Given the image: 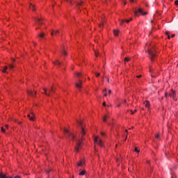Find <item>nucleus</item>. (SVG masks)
I'll list each match as a JSON object with an SVG mask.
<instances>
[{
	"label": "nucleus",
	"mask_w": 178,
	"mask_h": 178,
	"mask_svg": "<svg viewBox=\"0 0 178 178\" xmlns=\"http://www.w3.org/2000/svg\"><path fill=\"white\" fill-rule=\"evenodd\" d=\"M147 53L149 55V58L152 60V62H154L155 58H156V49H155V47L149 48L147 50Z\"/></svg>",
	"instance_id": "f257e3e1"
},
{
	"label": "nucleus",
	"mask_w": 178,
	"mask_h": 178,
	"mask_svg": "<svg viewBox=\"0 0 178 178\" xmlns=\"http://www.w3.org/2000/svg\"><path fill=\"white\" fill-rule=\"evenodd\" d=\"M76 77L79 79L78 82L75 83V86L76 88H81V85L83 84V81H81V77H83V74L80 72H76Z\"/></svg>",
	"instance_id": "f03ea898"
},
{
	"label": "nucleus",
	"mask_w": 178,
	"mask_h": 178,
	"mask_svg": "<svg viewBox=\"0 0 178 178\" xmlns=\"http://www.w3.org/2000/svg\"><path fill=\"white\" fill-rule=\"evenodd\" d=\"M94 141L95 143H96L97 144H98V145H99V147H104V143H102V140L99 138V137L98 136H95V138H94Z\"/></svg>",
	"instance_id": "7ed1b4c3"
},
{
	"label": "nucleus",
	"mask_w": 178,
	"mask_h": 178,
	"mask_svg": "<svg viewBox=\"0 0 178 178\" xmlns=\"http://www.w3.org/2000/svg\"><path fill=\"white\" fill-rule=\"evenodd\" d=\"M64 134L66 137H71L72 140H74V135L70 132L67 129H64Z\"/></svg>",
	"instance_id": "20e7f679"
},
{
	"label": "nucleus",
	"mask_w": 178,
	"mask_h": 178,
	"mask_svg": "<svg viewBox=\"0 0 178 178\" xmlns=\"http://www.w3.org/2000/svg\"><path fill=\"white\" fill-rule=\"evenodd\" d=\"M138 13H140L141 15H143V16H145L147 15V12H143V8H138V10H136L134 11V15L136 16H138Z\"/></svg>",
	"instance_id": "39448f33"
},
{
	"label": "nucleus",
	"mask_w": 178,
	"mask_h": 178,
	"mask_svg": "<svg viewBox=\"0 0 178 178\" xmlns=\"http://www.w3.org/2000/svg\"><path fill=\"white\" fill-rule=\"evenodd\" d=\"M77 123H78V124H79V126H81L82 136H85L86 135V131L84 130V127L83 125V122L77 120Z\"/></svg>",
	"instance_id": "423d86ee"
},
{
	"label": "nucleus",
	"mask_w": 178,
	"mask_h": 178,
	"mask_svg": "<svg viewBox=\"0 0 178 178\" xmlns=\"http://www.w3.org/2000/svg\"><path fill=\"white\" fill-rule=\"evenodd\" d=\"M80 145H81V140H79L76 143V147H75V151L76 152H79V149H80Z\"/></svg>",
	"instance_id": "0eeeda50"
},
{
	"label": "nucleus",
	"mask_w": 178,
	"mask_h": 178,
	"mask_svg": "<svg viewBox=\"0 0 178 178\" xmlns=\"http://www.w3.org/2000/svg\"><path fill=\"white\" fill-rule=\"evenodd\" d=\"M28 118H29V120H31L32 122H34L35 118H34V113H31V114L28 115Z\"/></svg>",
	"instance_id": "6e6552de"
},
{
	"label": "nucleus",
	"mask_w": 178,
	"mask_h": 178,
	"mask_svg": "<svg viewBox=\"0 0 178 178\" xmlns=\"http://www.w3.org/2000/svg\"><path fill=\"white\" fill-rule=\"evenodd\" d=\"M175 95H176V92L175 90H172L171 92L170 93V97H171V98H173V99L176 101V98L175 97Z\"/></svg>",
	"instance_id": "1a4fd4ad"
},
{
	"label": "nucleus",
	"mask_w": 178,
	"mask_h": 178,
	"mask_svg": "<svg viewBox=\"0 0 178 178\" xmlns=\"http://www.w3.org/2000/svg\"><path fill=\"white\" fill-rule=\"evenodd\" d=\"M43 90L44 91V94H45L47 97H51V93L48 92V89L43 88Z\"/></svg>",
	"instance_id": "9d476101"
},
{
	"label": "nucleus",
	"mask_w": 178,
	"mask_h": 178,
	"mask_svg": "<svg viewBox=\"0 0 178 178\" xmlns=\"http://www.w3.org/2000/svg\"><path fill=\"white\" fill-rule=\"evenodd\" d=\"M28 95H31V97H34V95H35V94H37V92H33L31 90H28Z\"/></svg>",
	"instance_id": "9b49d317"
},
{
	"label": "nucleus",
	"mask_w": 178,
	"mask_h": 178,
	"mask_svg": "<svg viewBox=\"0 0 178 178\" xmlns=\"http://www.w3.org/2000/svg\"><path fill=\"white\" fill-rule=\"evenodd\" d=\"M47 92H49L50 95H52V92H55L54 87H51V88L48 89Z\"/></svg>",
	"instance_id": "f8f14e48"
},
{
	"label": "nucleus",
	"mask_w": 178,
	"mask_h": 178,
	"mask_svg": "<svg viewBox=\"0 0 178 178\" xmlns=\"http://www.w3.org/2000/svg\"><path fill=\"white\" fill-rule=\"evenodd\" d=\"M35 20H36L37 23L38 24H42V19L38 18V17H35Z\"/></svg>",
	"instance_id": "ddd939ff"
},
{
	"label": "nucleus",
	"mask_w": 178,
	"mask_h": 178,
	"mask_svg": "<svg viewBox=\"0 0 178 178\" xmlns=\"http://www.w3.org/2000/svg\"><path fill=\"white\" fill-rule=\"evenodd\" d=\"M76 166H84V161H80L76 163Z\"/></svg>",
	"instance_id": "4468645a"
},
{
	"label": "nucleus",
	"mask_w": 178,
	"mask_h": 178,
	"mask_svg": "<svg viewBox=\"0 0 178 178\" xmlns=\"http://www.w3.org/2000/svg\"><path fill=\"white\" fill-rule=\"evenodd\" d=\"M53 64L55 65L56 66H60L61 63L59 62V60H56L55 62H53Z\"/></svg>",
	"instance_id": "2eb2a0df"
},
{
	"label": "nucleus",
	"mask_w": 178,
	"mask_h": 178,
	"mask_svg": "<svg viewBox=\"0 0 178 178\" xmlns=\"http://www.w3.org/2000/svg\"><path fill=\"white\" fill-rule=\"evenodd\" d=\"M143 104L146 108H149V102L145 101Z\"/></svg>",
	"instance_id": "dca6fc26"
},
{
	"label": "nucleus",
	"mask_w": 178,
	"mask_h": 178,
	"mask_svg": "<svg viewBox=\"0 0 178 178\" xmlns=\"http://www.w3.org/2000/svg\"><path fill=\"white\" fill-rule=\"evenodd\" d=\"M29 8L31 9V10H35V8L34 7V5L30 3V6H29Z\"/></svg>",
	"instance_id": "f3484780"
},
{
	"label": "nucleus",
	"mask_w": 178,
	"mask_h": 178,
	"mask_svg": "<svg viewBox=\"0 0 178 178\" xmlns=\"http://www.w3.org/2000/svg\"><path fill=\"white\" fill-rule=\"evenodd\" d=\"M113 33H114V35H115V37H118V34L119 33V30L114 29Z\"/></svg>",
	"instance_id": "a211bd4d"
},
{
	"label": "nucleus",
	"mask_w": 178,
	"mask_h": 178,
	"mask_svg": "<svg viewBox=\"0 0 178 178\" xmlns=\"http://www.w3.org/2000/svg\"><path fill=\"white\" fill-rule=\"evenodd\" d=\"M86 175V170H83L79 172V176H84Z\"/></svg>",
	"instance_id": "6ab92c4d"
},
{
	"label": "nucleus",
	"mask_w": 178,
	"mask_h": 178,
	"mask_svg": "<svg viewBox=\"0 0 178 178\" xmlns=\"http://www.w3.org/2000/svg\"><path fill=\"white\" fill-rule=\"evenodd\" d=\"M58 33H59V31H53L51 33V35H56V34H58Z\"/></svg>",
	"instance_id": "aec40b11"
},
{
	"label": "nucleus",
	"mask_w": 178,
	"mask_h": 178,
	"mask_svg": "<svg viewBox=\"0 0 178 178\" xmlns=\"http://www.w3.org/2000/svg\"><path fill=\"white\" fill-rule=\"evenodd\" d=\"M0 178H8V177H6V175L0 173ZM8 178H12L11 177H8Z\"/></svg>",
	"instance_id": "412c9836"
},
{
	"label": "nucleus",
	"mask_w": 178,
	"mask_h": 178,
	"mask_svg": "<svg viewBox=\"0 0 178 178\" xmlns=\"http://www.w3.org/2000/svg\"><path fill=\"white\" fill-rule=\"evenodd\" d=\"M6 70H8V67L5 66L3 70H1V72H3V73H6Z\"/></svg>",
	"instance_id": "4be33fe9"
},
{
	"label": "nucleus",
	"mask_w": 178,
	"mask_h": 178,
	"mask_svg": "<svg viewBox=\"0 0 178 178\" xmlns=\"http://www.w3.org/2000/svg\"><path fill=\"white\" fill-rule=\"evenodd\" d=\"M106 119H109V115H104L103 118V121L106 122Z\"/></svg>",
	"instance_id": "5701e85b"
},
{
	"label": "nucleus",
	"mask_w": 178,
	"mask_h": 178,
	"mask_svg": "<svg viewBox=\"0 0 178 178\" xmlns=\"http://www.w3.org/2000/svg\"><path fill=\"white\" fill-rule=\"evenodd\" d=\"M61 54H63L64 56H66V55H67V53H66V51H65L64 49L61 51Z\"/></svg>",
	"instance_id": "b1692460"
},
{
	"label": "nucleus",
	"mask_w": 178,
	"mask_h": 178,
	"mask_svg": "<svg viewBox=\"0 0 178 178\" xmlns=\"http://www.w3.org/2000/svg\"><path fill=\"white\" fill-rule=\"evenodd\" d=\"M96 77H99L101 76V74L99 72H95Z\"/></svg>",
	"instance_id": "393cba45"
},
{
	"label": "nucleus",
	"mask_w": 178,
	"mask_h": 178,
	"mask_svg": "<svg viewBox=\"0 0 178 178\" xmlns=\"http://www.w3.org/2000/svg\"><path fill=\"white\" fill-rule=\"evenodd\" d=\"M44 33H40V34H39V37L40 38H44Z\"/></svg>",
	"instance_id": "a878e982"
},
{
	"label": "nucleus",
	"mask_w": 178,
	"mask_h": 178,
	"mask_svg": "<svg viewBox=\"0 0 178 178\" xmlns=\"http://www.w3.org/2000/svg\"><path fill=\"white\" fill-rule=\"evenodd\" d=\"M131 20H133V18H131L130 19H127L125 22H126V23H130V22H131Z\"/></svg>",
	"instance_id": "bb28decb"
},
{
	"label": "nucleus",
	"mask_w": 178,
	"mask_h": 178,
	"mask_svg": "<svg viewBox=\"0 0 178 178\" xmlns=\"http://www.w3.org/2000/svg\"><path fill=\"white\" fill-rule=\"evenodd\" d=\"M129 60H130V58H129V57H126V58H124V61H125V62H129Z\"/></svg>",
	"instance_id": "cd10ccee"
},
{
	"label": "nucleus",
	"mask_w": 178,
	"mask_h": 178,
	"mask_svg": "<svg viewBox=\"0 0 178 178\" xmlns=\"http://www.w3.org/2000/svg\"><path fill=\"white\" fill-rule=\"evenodd\" d=\"M67 2H68V3H70V5H73V3H72V0H66Z\"/></svg>",
	"instance_id": "c85d7f7f"
},
{
	"label": "nucleus",
	"mask_w": 178,
	"mask_h": 178,
	"mask_svg": "<svg viewBox=\"0 0 178 178\" xmlns=\"http://www.w3.org/2000/svg\"><path fill=\"white\" fill-rule=\"evenodd\" d=\"M81 5H83V1H81L80 3H79L77 6H81Z\"/></svg>",
	"instance_id": "c756f323"
},
{
	"label": "nucleus",
	"mask_w": 178,
	"mask_h": 178,
	"mask_svg": "<svg viewBox=\"0 0 178 178\" xmlns=\"http://www.w3.org/2000/svg\"><path fill=\"white\" fill-rule=\"evenodd\" d=\"M159 137H161V134H158L156 135V138H159Z\"/></svg>",
	"instance_id": "7c9ffc66"
},
{
	"label": "nucleus",
	"mask_w": 178,
	"mask_h": 178,
	"mask_svg": "<svg viewBox=\"0 0 178 178\" xmlns=\"http://www.w3.org/2000/svg\"><path fill=\"white\" fill-rule=\"evenodd\" d=\"M135 152H140V150H138V149H137V147H135Z\"/></svg>",
	"instance_id": "2f4dec72"
},
{
	"label": "nucleus",
	"mask_w": 178,
	"mask_h": 178,
	"mask_svg": "<svg viewBox=\"0 0 178 178\" xmlns=\"http://www.w3.org/2000/svg\"><path fill=\"white\" fill-rule=\"evenodd\" d=\"M136 77H137L138 79H141V77H143V76H142V75H138V76H136Z\"/></svg>",
	"instance_id": "473e14b6"
},
{
	"label": "nucleus",
	"mask_w": 178,
	"mask_h": 178,
	"mask_svg": "<svg viewBox=\"0 0 178 178\" xmlns=\"http://www.w3.org/2000/svg\"><path fill=\"white\" fill-rule=\"evenodd\" d=\"M95 56H98V52H97V51H95Z\"/></svg>",
	"instance_id": "72a5a7b5"
},
{
	"label": "nucleus",
	"mask_w": 178,
	"mask_h": 178,
	"mask_svg": "<svg viewBox=\"0 0 178 178\" xmlns=\"http://www.w3.org/2000/svg\"><path fill=\"white\" fill-rule=\"evenodd\" d=\"M1 131H2L3 133H5V129H3V127H1Z\"/></svg>",
	"instance_id": "f704fd0d"
},
{
	"label": "nucleus",
	"mask_w": 178,
	"mask_h": 178,
	"mask_svg": "<svg viewBox=\"0 0 178 178\" xmlns=\"http://www.w3.org/2000/svg\"><path fill=\"white\" fill-rule=\"evenodd\" d=\"M123 23H124V20H122V21H121L120 22V24H123Z\"/></svg>",
	"instance_id": "c9c22d12"
},
{
	"label": "nucleus",
	"mask_w": 178,
	"mask_h": 178,
	"mask_svg": "<svg viewBox=\"0 0 178 178\" xmlns=\"http://www.w3.org/2000/svg\"><path fill=\"white\" fill-rule=\"evenodd\" d=\"M13 67H14L13 65H10V66H9V68H10V69H13Z\"/></svg>",
	"instance_id": "e433bc0d"
},
{
	"label": "nucleus",
	"mask_w": 178,
	"mask_h": 178,
	"mask_svg": "<svg viewBox=\"0 0 178 178\" xmlns=\"http://www.w3.org/2000/svg\"><path fill=\"white\" fill-rule=\"evenodd\" d=\"M175 5L178 6V0L175 1Z\"/></svg>",
	"instance_id": "4c0bfd02"
},
{
	"label": "nucleus",
	"mask_w": 178,
	"mask_h": 178,
	"mask_svg": "<svg viewBox=\"0 0 178 178\" xmlns=\"http://www.w3.org/2000/svg\"><path fill=\"white\" fill-rule=\"evenodd\" d=\"M131 114L134 115V111H133V110H131Z\"/></svg>",
	"instance_id": "58836bf2"
},
{
	"label": "nucleus",
	"mask_w": 178,
	"mask_h": 178,
	"mask_svg": "<svg viewBox=\"0 0 178 178\" xmlns=\"http://www.w3.org/2000/svg\"><path fill=\"white\" fill-rule=\"evenodd\" d=\"M14 178H21V177L19 176V175H17V176H15Z\"/></svg>",
	"instance_id": "ea45409f"
},
{
	"label": "nucleus",
	"mask_w": 178,
	"mask_h": 178,
	"mask_svg": "<svg viewBox=\"0 0 178 178\" xmlns=\"http://www.w3.org/2000/svg\"><path fill=\"white\" fill-rule=\"evenodd\" d=\"M165 34H166V35H169V32L166 31Z\"/></svg>",
	"instance_id": "a19ab883"
},
{
	"label": "nucleus",
	"mask_w": 178,
	"mask_h": 178,
	"mask_svg": "<svg viewBox=\"0 0 178 178\" xmlns=\"http://www.w3.org/2000/svg\"><path fill=\"white\" fill-rule=\"evenodd\" d=\"M99 26V27H102V26H104V24H101Z\"/></svg>",
	"instance_id": "79ce46f5"
},
{
	"label": "nucleus",
	"mask_w": 178,
	"mask_h": 178,
	"mask_svg": "<svg viewBox=\"0 0 178 178\" xmlns=\"http://www.w3.org/2000/svg\"><path fill=\"white\" fill-rule=\"evenodd\" d=\"M168 40H170V35H168Z\"/></svg>",
	"instance_id": "37998d69"
},
{
	"label": "nucleus",
	"mask_w": 178,
	"mask_h": 178,
	"mask_svg": "<svg viewBox=\"0 0 178 178\" xmlns=\"http://www.w3.org/2000/svg\"><path fill=\"white\" fill-rule=\"evenodd\" d=\"M106 104L105 102L103 103V106H105Z\"/></svg>",
	"instance_id": "c03bdc74"
},
{
	"label": "nucleus",
	"mask_w": 178,
	"mask_h": 178,
	"mask_svg": "<svg viewBox=\"0 0 178 178\" xmlns=\"http://www.w3.org/2000/svg\"><path fill=\"white\" fill-rule=\"evenodd\" d=\"M6 129H8L9 125L6 124Z\"/></svg>",
	"instance_id": "a18cd8bd"
},
{
	"label": "nucleus",
	"mask_w": 178,
	"mask_h": 178,
	"mask_svg": "<svg viewBox=\"0 0 178 178\" xmlns=\"http://www.w3.org/2000/svg\"><path fill=\"white\" fill-rule=\"evenodd\" d=\"M101 134H102V136H105V134H104V132H101Z\"/></svg>",
	"instance_id": "49530a36"
},
{
	"label": "nucleus",
	"mask_w": 178,
	"mask_h": 178,
	"mask_svg": "<svg viewBox=\"0 0 178 178\" xmlns=\"http://www.w3.org/2000/svg\"><path fill=\"white\" fill-rule=\"evenodd\" d=\"M111 92H112V91L111 90H108V94H111Z\"/></svg>",
	"instance_id": "de8ad7c7"
},
{
	"label": "nucleus",
	"mask_w": 178,
	"mask_h": 178,
	"mask_svg": "<svg viewBox=\"0 0 178 178\" xmlns=\"http://www.w3.org/2000/svg\"><path fill=\"white\" fill-rule=\"evenodd\" d=\"M171 37H172V38H173V37H175V34H172V35H171Z\"/></svg>",
	"instance_id": "09e8293b"
},
{
	"label": "nucleus",
	"mask_w": 178,
	"mask_h": 178,
	"mask_svg": "<svg viewBox=\"0 0 178 178\" xmlns=\"http://www.w3.org/2000/svg\"><path fill=\"white\" fill-rule=\"evenodd\" d=\"M126 140H127V135L126 136V138L124 139V141H126Z\"/></svg>",
	"instance_id": "8fccbe9b"
},
{
	"label": "nucleus",
	"mask_w": 178,
	"mask_h": 178,
	"mask_svg": "<svg viewBox=\"0 0 178 178\" xmlns=\"http://www.w3.org/2000/svg\"><path fill=\"white\" fill-rule=\"evenodd\" d=\"M130 2H134V0H129Z\"/></svg>",
	"instance_id": "3c124183"
},
{
	"label": "nucleus",
	"mask_w": 178,
	"mask_h": 178,
	"mask_svg": "<svg viewBox=\"0 0 178 178\" xmlns=\"http://www.w3.org/2000/svg\"><path fill=\"white\" fill-rule=\"evenodd\" d=\"M107 95H108V94H106H106H104V97H106Z\"/></svg>",
	"instance_id": "603ef678"
},
{
	"label": "nucleus",
	"mask_w": 178,
	"mask_h": 178,
	"mask_svg": "<svg viewBox=\"0 0 178 178\" xmlns=\"http://www.w3.org/2000/svg\"><path fill=\"white\" fill-rule=\"evenodd\" d=\"M18 124H22V122H18Z\"/></svg>",
	"instance_id": "864d4df0"
},
{
	"label": "nucleus",
	"mask_w": 178,
	"mask_h": 178,
	"mask_svg": "<svg viewBox=\"0 0 178 178\" xmlns=\"http://www.w3.org/2000/svg\"><path fill=\"white\" fill-rule=\"evenodd\" d=\"M49 172H51V170H47V173H49Z\"/></svg>",
	"instance_id": "5fc2aeb1"
},
{
	"label": "nucleus",
	"mask_w": 178,
	"mask_h": 178,
	"mask_svg": "<svg viewBox=\"0 0 178 178\" xmlns=\"http://www.w3.org/2000/svg\"><path fill=\"white\" fill-rule=\"evenodd\" d=\"M117 106L119 108L120 106V104H118Z\"/></svg>",
	"instance_id": "6e6d98bb"
},
{
	"label": "nucleus",
	"mask_w": 178,
	"mask_h": 178,
	"mask_svg": "<svg viewBox=\"0 0 178 178\" xmlns=\"http://www.w3.org/2000/svg\"><path fill=\"white\" fill-rule=\"evenodd\" d=\"M108 83H109V79H107Z\"/></svg>",
	"instance_id": "4d7b16f0"
},
{
	"label": "nucleus",
	"mask_w": 178,
	"mask_h": 178,
	"mask_svg": "<svg viewBox=\"0 0 178 178\" xmlns=\"http://www.w3.org/2000/svg\"><path fill=\"white\" fill-rule=\"evenodd\" d=\"M165 97H168V93H165Z\"/></svg>",
	"instance_id": "13d9d810"
},
{
	"label": "nucleus",
	"mask_w": 178,
	"mask_h": 178,
	"mask_svg": "<svg viewBox=\"0 0 178 178\" xmlns=\"http://www.w3.org/2000/svg\"><path fill=\"white\" fill-rule=\"evenodd\" d=\"M134 112H137V110H136V109H135V110H134Z\"/></svg>",
	"instance_id": "bf43d9fd"
},
{
	"label": "nucleus",
	"mask_w": 178,
	"mask_h": 178,
	"mask_svg": "<svg viewBox=\"0 0 178 178\" xmlns=\"http://www.w3.org/2000/svg\"><path fill=\"white\" fill-rule=\"evenodd\" d=\"M13 62H15V59L13 58Z\"/></svg>",
	"instance_id": "052dcab7"
},
{
	"label": "nucleus",
	"mask_w": 178,
	"mask_h": 178,
	"mask_svg": "<svg viewBox=\"0 0 178 178\" xmlns=\"http://www.w3.org/2000/svg\"><path fill=\"white\" fill-rule=\"evenodd\" d=\"M124 5H126V2H124Z\"/></svg>",
	"instance_id": "680f3d73"
},
{
	"label": "nucleus",
	"mask_w": 178,
	"mask_h": 178,
	"mask_svg": "<svg viewBox=\"0 0 178 178\" xmlns=\"http://www.w3.org/2000/svg\"><path fill=\"white\" fill-rule=\"evenodd\" d=\"M104 91H106V89H104Z\"/></svg>",
	"instance_id": "e2e57ef3"
},
{
	"label": "nucleus",
	"mask_w": 178,
	"mask_h": 178,
	"mask_svg": "<svg viewBox=\"0 0 178 178\" xmlns=\"http://www.w3.org/2000/svg\"><path fill=\"white\" fill-rule=\"evenodd\" d=\"M152 23H154V21H152Z\"/></svg>",
	"instance_id": "0e129e2a"
},
{
	"label": "nucleus",
	"mask_w": 178,
	"mask_h": 178,
	"mask_svg": "<svg viewBox=\"0 0 178 178\" xmlns=\"http://www.w3.org/2000/svg\"><path fill=\"white\" fill-rule=\"evenodd\" d=\"M124 103L126 104V100H124Z\"/></svg>",
	"instance_id": "69168bd1"
},
{
	"label": "nucleus",
	"mask_w": 178,
	"mask_h": 178,
	"mask_svg": "<svg viewBox=\"0 0 178 178\" xmlns=\"http://www.w3.org/2000/svg\"><path fill=\"white\" fill-rule=\"evenodd\" d=\"M126 133H127V130H126Z\"/></svg>",
	"instance_id": "338daca9"
}]
</instances>
